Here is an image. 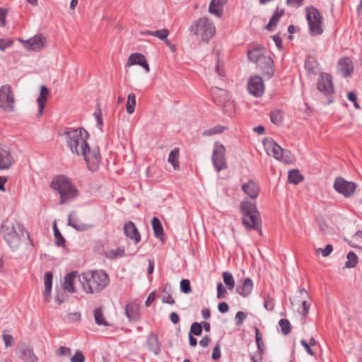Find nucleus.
<instances>
[{
  "instance_id": "nucleus-1",
  "label": "nucleus",
  "mask_w": 362,
  "mask_h": 362,
  "mask_svg": "<svg viewBox=\"0 0 362 362\" xmlns=\"http://www.w3.org/2000/svg\"><path fill=\"white\" fill-rule=\"evenodd\" d=\"M67 144L72 153L82 155L90 170H95L100 163V155L98 149L90 150L86 142L88 133L84 129H75L66 131Z\"/></svg>"
},
{
  "instance_id": "nucleus-2",
  "label": "nucleus",
  "mask_w": 362,
  "mask_h": 362,
  "mask_svg": "<svg viewBox=\"0 0 362 362\" xmlns=\"http://www.w3.org/2000/svg\"><path fill=\"white\" fill-rule=\"evenodd\" d=\"M83 291L87 294H98L110 284L108 274L102 269L88 270L79 277Z\"/></svg>"
},
{
  "instance_id": "nucleus-3",
  "label": "nucleus",
  "mask_w": 362,
  "mask_h": 362,
  "mask_svg": "<svg viewBox=\"0 0 362 362\" xmlns=\"http://www.w3.org/2000/svg\"><path fill=\"white\" fill-rule=\"evenodd\" d=\"M1 233L4 239L12 250L18 247L23 237L26 236L28 238L30 237L23 224L16 219L4 221L1 225Z\"/></svg>"
},
{
  "instance_id": "nucleus-4",
  "label": "nucleus",
  "mask_w": 362,
  "mask_h": 362,
  "mask_svg": "<svg viewBox=\"0 0 362 362\" xmlns=\"http://www.w3.org/2000/svg\"><path fill=\"white\" fill-rule=\"evenodd\" d=\"M189 30L193 33L199 40L204 42H208L215 35L216 27L211 21L204 17L195 21L192 24Z\"/></svg>"
},
{
  "instance_id": "nucleus-5",
  "label": "nucleus",
  "mask_w": 362,
  "mask_h": 362,
  "mask_svg": "<svg viewBox=\"0 0 362 362\" xmlns=\"http://www.w3.org/2000/svg\"><path fill=\"white\" fill-rule=\"evenodd\" d=\"M306 19L309 33L312 36L320 35L323 33L322 27L323 18L317 8L314 7L308 8L306 9Z\"/></svg>"
},
{
  "instance_id": "nucleus-6",
  "label": "nucleus",
  "mask_w": 362,
  "mask_h": 362,
  "mask_svg": "<svg viewBox=\"0 0 362 362\" xmlns=\"http://www.w3.org/2000/svg\"><path fill=\"white\" fill-rule=\"evenodd\" d=\"M263 145L267 155L273 156L278 160L284 161L285 163L290 161V157L288 156L290 153L283 149L272 139H266L263 142Z\"/></svg>"
},
{
  "instance_id": "nucleus-7",
  "label": "nucleus",
  "mask_w": 362,
  "mask_h": 362,
  "mask_svg": "<svg viewBox=\"0 0 362 362\" xmlns=\"http://www.w3.org/2000/svg\"><path fill=\"white\" fill-rule=\"evenodd\" d=\"M0 107L5 112H12L15 110V97L10 85L0 88Z\"/></svg>"
},
{
  "instance_id": "nucleus-8",
  "label": "nucleus",
  "mask_w": 362,
  "mask_h": 362,
  "mask_svg": "<svg viewBox=\"0 0 362 362\" xmlns=\"http://www.w3.org/2000/svg\"><path fill=\"white\" fill-rule=\"evenodd\" d=\"M226 148L219 142H216L213 149L211 160L213 165L217 172L228 168L225 157Z\"/></svg>"
},
{
  "instance_id": "nucleus-9",
  "label": "nucleus",
  "mask_w": 362,
  "mask_h": 362,
  "mask_svg": "<svg viewBox=\"0 0 362 362\" xmlns=\"http://www.w3.org/2000/svg\"><path fill=\"white\" fill-rule=\"evenodd\" d=\"M71 182L70 179L64 175H59L55 177L51 182V187L57 191L60 194V204H64L68 203V199L64 190L69 187Z\"/></svg>"
},
{
  "instance_id": "nucleus-10",
  "label": "nucleus",
  "mask_w": 362,
  "mask_h": 362,
  "mask_svg": "<svg viewBox=\"0 0 362 362\" xmlns=\"http://www.w3.org/2000/svg\"><path fill=\"white\" fill-rule=\"evenodd\" d=\"M317 89L324 95L330 96L334 92L332 78L327 73L321 72L317 80Z\"/></svg>"
},
{
  "instance_id": "nucleus-11",
  "label": "nucleus",
  "mask_w": 362,
  "mask_h": 362,
  "mask_svg": "<svg viewBox=\"0 0 362 362\" xmlns=\"http://www.w3.org/2000/svg\"><path fill=\"white\" fill-rule=\"evenodd\" d=\"M356 185L352 182H348L341 177H338L334 182V189L345 197H351L356 191Z\"/></svg>"
},
{
  "instance_id": "nucleus-12",
  "label": "nucleus",
  "mask_w": 362,
  "mask_h": 362,
  "mask_svg": "<svg viewBox=\"0 0 362 362\" xmlns=\"http://www.w3.org/2000/svg\"><path fill=\"white\" fill-rule=\"evenodd\" d=\"M23 47L29 51L39 52L43 49L46 44V38L42 35H36L28 40L18 38Z\"/></svg>"
},
{
  "instance_id": "nucleus-13",
  "label": "nucleus",
  "mask_w": 362,
  "mask_h": 362,
  "mask_svg": "<svg viewBox=\"0 0 362 362\" xmlns=\"http://www.w3.org/2000/svg\"><path fill=\"white\" fill-rule=\"evenodd\" d=\"M248 92L256 98L261 97L264 92V84L259 76H252L247 81Z\"/></svg>"
},
{
  "instance_id": "nucleus-14",
  "label": "nucleus",
  "mask_w": 362,
  "mask_h": 362,
  "mask_svg": "<svg viewBox=\"0 0 362 362\" xmlns=\"http://www.w3.org/2000/svg\"><path fill=\"white\" fill-rule=\"evenodd\" d=\"M14 162L10 148L0 144V169H8Z\"/></svg>"
},
{
  "instance_id": "nucleus-15",
  "label": "nucleus",
  "mask_w": 362,
  "mask_h": 362,
  "mask_svg": "<svg viewBox=\"0 0 362 362\" xmlns=\"http://www.w3.org/2000/svg\"><path fill=\"white\" fill-rule=\"evenodd\" d=\"M243 224L247 230H259L261 226L259 214H246L242 218Z\"/></svg>"
},
{
  "instance_id": "nucleus-16",
  "label": "nucleus",
  "mask_w": 362,
  "mask_h": 362,
  "mask_svg": "<svg viewBox=\"0 0 362 362\" xmlns=\"http://www.w3.org/2000/svg\"><path fill=\"white\" fill-rule=\"evenodd\" d=\"M257 66L268 77L272 76L274 74L272 59L266 56L265 54L262 56L255 63Z\"/></svg>"
},
{
  "instance_id": "nucleus-17",
  "label": "nucleus",
  "mask_w": 362,
  "mask_h": 362,
  "mask_svg": "<svg viewBox=\"0 0 362 362\" xmlns=\"http://www.w3.org/2000/svg\"><path fill=\"white\" fill-rule=\"evenodd\" d=\"M68 225L78 231H85L93 227V225L85 223L79 220L74 211L71 212L69 215Z\"/></svg>"
},
{
  "instance_id": "nucleus-18",
  "label": "nucleus",
  "mask_w": 362,
  "mask_h": 362,
  "mask_svg": "<svg viewBox=\"0 0 362 362\" xmlns=\"http://www.w3.org/2000/svg\"><path fill=\"white\" fill-rule=\"evenodd\" d=\"M18 354L23 362H37L38 357L35 356L33 349L26 345H21L18 347Z\"/></svg>"
},
{
  "instance_id": "nucleus-19",
  "label": "nucleus",
  "mask_w": 362,
  "mask_h": 362,
  "mask_svg": "<svg viewBox=\"0 0 362 362\" xmlns=\"http://www.w3.org/2000/svg\"><path fill=\"white\" fill-rule=\"evenodd\" d=\"M124 233L125 235L135 243V244H137L141 240V235L140 233L136 227L135 224L131 221H129L126 222L124 225Z\"/></svg>"
},
{
  "instance_id": "nucleus-20",
  "label": "nucleus",
  "mask_w": 362,
  "mask_h": 362,
  "mask_svg": "<svg viewBox=\"0 0 362 362\" xmlns=\"http://www.w3.org/2000/svg\"><path fill=\"white\" fill-rule=\"evenodd\" d=\"M253 289V281L249 277H247L240 281L236 287V292L243 296L247 297L252 293Z\"/></svg>"
},
{
  "instance_id": "nucleus-21",
  "label": "nucleus",
  "mask_w": 362,
  "mask_h": 362,
  "mask_svg": "<svg viewBox=\"0 0 362 362\" xmlns=\"http://www.w3.org/2000/svg\"><path fill=\"white\" fill-rule=\"evenodd\" d=\"M134 64H138L142 66L146 69L147 72H148L150 70L149 66L146 60V58L144 55H143L142 54L134 53L129 56L127 62V65L132 66Z\"/></svg>"
},
{
  "instance_id": "nucleus-22",
  "label": "nucleus",
  "mask_w": 362,
  "mask_h": 362,
  "mask_svg": "<svg viewBox=\"0 0 362 362\" xmlns=\"http://www.w3.org/2000/svg\"><path fill=\"white\" fill-rule=\"evenodd\" d=\"M338 70L343 77L350 76L353 71L351 61L349 58L341 59L338 62Z\"/></svg>"
},
{
  "instance_id": "nucleus-23",
  "label": "nucleus",
  "mask_w": 362,
  "mask_h": 362,
  "mask_svg": "<svg viewBox=\"0 0 362 362\" xmlns=\"http://www.w3.org/2000/svg\"><path fill=\"white\" fill-rule=\"evenodd\" d=\"M243 191L251 199H256L259 192V187L258 185L253 180H250L248 182L242 185Z\"/></svg>"
},
{
  "instance_id": "nucleus-24",
  "label": "nucleus",
  "mask_w": 362,
  "mask_h": 362,
  "mask_svg": "<svg viewBox=\"0 0 362 362\" xmlns=\"http://www.w3.org/2000/svg\"><path fill=\"white\" fill-rule=\"evenodd\" d=\"M77 277V272H71L67 274L64 277L63 288L71 293H75L74 282Z\"/></svg>"
},
{
  "instance_id": "nucleus-25",
  "label": "nucleus",
  "mask_w": 362,
  "mask_h": 362,
  "mask_svg": "<svg viewBox=\"0 0 362 362\" xmlns=\"http://www.w3.org/2000/svg\"><path fill=\"white\" fill-rule=\"evenodd\" d=\"M148 349L153 352L155 355H158L160 352V347L158 341V338L156 334L153 333L149 334L146 340Z\"/></svg>"
},
{
  "instance_id": "nucleus-26",
  "label": "nucleus",
  "mask_w": 362,
  "mask_h": 362,
  "mask_svg": "<svg viewBox=\"0 0 362 362\" xmlns=\"http://www.w3.org/2000/svg\"><path fill=\"white\" fill-rule=\"evenodd\" d=\"M52 279H53V274L51 272H47L45 274L44 276V284H45V289L43 292V296L45 301L49 302L50 299V294L52 291Z\"/></svg>"
},
{
  "instance_id": "nucleus-27",
  "label": "nucleus",
  "mask_w": 362,
  "mask_h": 362,
  "mask_svg": "<svg viewBox=\"0 0 362 362\" xmlns=\"http://www.w3.org/2000/svg\"><path fill=\"white\" fill-rule=\"evenodd\" d=\"M49 94V89L45 86H41L40 95L37 98V103L38 105V114L40 116H41L43 113L45 102Z\"/></svg>"
},
{
  "instance_id": "nucleus-28",
  "label": "nucleus",
  "mask_w": 362,
  "mask_h": 362,
  "mask_svg": "<svg viewBox=\"0 0 362 362\" xmlns=\"http://www.w3.org/2000/svg\"><path fill=\"white\" fill-rule=\"evenodd\" d=\"M125 315L130 322L138 321L140 319L138 307L132 303L125 306Z\"/></svg>"
},
{
  "instance_id": "nucleus-29",
  "label": "nucleus",
  "mask_w": 362,
  "mask_h": 362,
  "mask_svg": "<svg viewBox=\"0 0 362 362\" xmlns=\"http://www.w3.org/2000/svg\"><path fill=\"white\" fill-rule=\"evenodd\" d=\"M224 3L225 0H211L209 8V13L220 17Z\"/></svg>"
},
{
  "instance_id": "nucleus-30",
  "label": "nucleus",
  "mask_w": 362,
  "mask_h": 362,
  "mask_svg": "<svg viewBox=\"0 0 362 362\" xmlns=\"http://www.w3.org/2000/svg\"><path fill=\"white\" fill-rule=\"evenodd\" d=\"M305 67L308 73L313 75H316L319 71V64L317 60L311 56H309L306 58L305 62Z\"/></svg>"
},
{
  "instance_id": "nucleus-31",
  "label": "nucleus",
  "mask_w": 362,
  "mask_h": 362,
  "mask_svg": "<svg viewBox=\"0 0 362 362\" xmlns=\"http://www.w3.org/2000/svg\"><path fill=\"white\" fill-rule=\"evenodd\" d=\"M240 210L243 215L259 213L257 209L255 203L247 200H245L241 202Z\"/></svg>"
},
{
  "instance_id": "nucleus-32",
  "label": "nucleus",
  "mask_w": 362,
  "mask_h": 362,
  "mask_svg": "<svg viewBox=\"0 0 362 362\" xmlns=\"http://www.w3.org/2000/svg\"><path fill=\"white\" fill-rule=\"evenodd\" d=\"M265 54V49L262 46L254 47L252 49L247 52L248 59L253 63H256L257 61Z\"/></svg>"
},
{
  "instance_id": "nucleus-33",
  "label": "nucleus",
  "mask_w": 362,
  "mask_h": 362,
  "mask_svg": "<svg viewBox=\"0 0 362 362\" xmlns=\"http://www.w3.org/2000/svg\"><path fill=\"white\" fill-rule=\"evenodd\" d=\"M178 156H179V148H175L173 149L168 156V161L172 164L173 166V168L175 170L179 169V161H178Z\"/></svg>"
},
{
  "instance_id": "nucleus-34",
  "label": "nucleus",
  "mask_w": 362,
  "mask_h": 362,
  "mask_svg": "<svg viewBox=\"0 0 362 362\" xmlns=\"http://www.w3.org/2000/svg\"><path fill=\"white\" fill-rule=\"evenodd\" d=\"M284 10L279 11L278 9L273 14L272 18H270L268 24L266 26V28L269 30H273L274 28L276 27L277 25L281 16L284 13Z\"/></svg>"
},
{
  "instance_id": "nucleus-35",
  "label": "nucleus",
  "mask_w": 362,
  "mask_h": 362,
  "mask_svg": "<svg viewBox=\"0 0 362 362\" xmlns=\"http://www.w3.org/2000/svg\"><path fill=\"white\" fill-rule=\"evenodd\" d=\"M288 179L289 182L297 185L303 180V177L298 170L293 169L288 172Z\"/></svg>"
},
{
  "instance_id": "nucleus-36",
  "label": "nucleus",
  "mask_w": 362,
  "mask_h": 362,
  "mask_svg": "<svg viewBox=\"0 0 362 362\" xmlns=\"http://www.w3.org/2000/svg\"><path fill=\"white\" fill-rule=\"evenodd\" d=\"M152 227L155 236L160 238L163 235V228L160 220L157 217H153L151 220Z\"/></svg>"
},
{
  "instance_id": "nucleus-37",
  "label": "nucleus",
  "mask_w": 362,
  "mask_h": 362,
  "mask_svg": "<svg viewBox=\"0 0 362 362\" xmlns=\"http://www.w3.org/2000/svg\"><path fill=\"white\" fill-rule=\"evenodd\" d=\"M94 319H95V323L98 325H100V326H101V325L107 326L108 325L107 322L105 320V319L104 317L101 308H96L94 310Z\"/></svg>"
},
{
  "instance_id": "nucleus-38",
  "label": "nucleus",
  "mask_w": 362,
  "mask_h": 362,
  "mask_svg": "<svg viewBox=\"0 0 362 362\" xmlns=\"http://www.w3.org/2000/svg\"><path fill=\"white\" fill-rule=\"evenodd\" d=\"M64 192L66 194L68 203L76 199L79 194L78 190L72 183L64 190Z\"/></svg>"
},
{
  "instance_id": "nucleus-39",
  "label": "nucleus",
  "mask_w": 362,
  "mask_h": 362,
  "mask_svg": "<svg viewBox=\"0 0 362 362\" xmlns=\"http://www.w3.org/2000/svg\"><path fill=\"white\" fill-rule=\"evenodd\" d=\"M124 255V250L119 247L108 250L105 252V257L110 259H115Z\"/></svg>"
},
{
  "instance_id": "nucleus-40",
  "label": "nucleus",
  "mask_w": 362,
  "mask_h": 362,
  "mask_svg": "<svg viewBox=\"0 0 362 362\" xmlns=\"http://www.w3.org/2000/svg\"><path fill=\"white\" fill-rule=\"evenodd\" d=\"M346 259L345 267L347 268H354L358 263V257L353 251L347 254Z\"/></svg>"
},
{
  "instance_id": "nucleus-41",
  "label": "nucleus",
  "mask_w": 362,
  "mask_h": 362,
  "mask_svg": "<svg viewBox=\"0 0 362 362\" xmlns=\"http://www.w3.org/2000/svg\"><path fill=\"white\" fill-rule=\"evenodd\" d=\"M136 106V95L134 93H129L127 102V112L129 114H132L134 112Z\"/></svg>"
},
{
  "instance_id": "nucleus-42",
  "label": "nucleus",
  "mask_w": 362,
  "mask_h": 362,
  "mask_svg": "<svg viewBox=\"0 0 362 362\" xmlns=\"http://www.w3.org/2000/svg\"><path fill=\"white\" fill-rule=\"evenodd\" d=\"M223 279L229 290H233L235 287V280L233 275L228 272L223 273Z\"/></svg>"
},
{
  "instance_id": "nucleus-43",
  "label": "nucleus",
  "mask_w": 362,
  "mask_h": 362,
  "mask_svg": "<svg viewBox=\"0 0 362 362\" xmlns=\"http://www.w3.org/2000/svg\"><path fill=\"white\" fill-rule=\"evenodd\" d=\"M279 325L284 335H287L291 332V325L287 319H281L279 322Z\"/></svg>"
},
{
  "instance_id": "nucleus-44",
  "label": "nucleus",
  "mask_w": 362,
  "mask_h": 362,
  "mask_svg": "<svg viewBox=\"0 0 362 362\" xmlns=\"http://www.w3.org/2000/svg\"><path fill=\"white\" fill-rule=\"evenodd\" d=\"M272 122L275 124H279L283 119V113L281 110H274L270 115Z\"/></svg>"
},
{
  "instance_id": "nucleus-45",
  "label": "nucleus",
  "mask_w": 362,
  "mask_h": 362,
  "mask_svg": "<svg viewBox=\"0 0 362 362\" xmlns=\"http://www.w3.org/2000/svg\"><path fill=\"white\" fill-rule=\"evenodd\" d=\"M203 327L199 322H193L190 327V332L189 334H194L195 336L201 335Z\"/></svg>"
},
{
  "instance_id": "nucleus-46",
  "label": "nucleus",
  "mask_w": 362,
  "mask_h": 362,
  "mask_svg": "<svg viewBox=\"0 0 362 362\" xmlns=\"http://www.w3.org/2000/svg\"><path fill=\"white\" fill-rule=\"evenodd\" d=\"M168 286V284H166L165 286L164 289H163V292L165 293L166 294L163 295L162 296V303H168V304H170V305H173V304H175V300L173 298V297L170 296L169 292L167 291ZM170 288V286H169V288Z\"/></svg>"
},
{
  "instance_id": "nucleus-47",
  "label": "nucleus",
  "mask_w": 362,
  "mask_h": 362,
  "mask_svg": "<svg viewBox=\"0 0 362 362\" xmlns=\"http://www.w3.org/2000/svg\"><path fill=\"white\" fill-rule=\"evenodd\" d=\"M13 40L9 38H0V50L4 52L13 45Z\"/></svg>"
},
{
  "instance_id": "nucleus-48",
  "label": "nucleus",
  "mask_w": 362,
  "mask_h": 362,
  "mask_svg": "<svg viewBox=\"0 0 362 362\" xmlns=\"http://www.w3.org/2000/svg\"><path fill=\"white\" fill-rule=\"evenodd\" d=\"M255 339H256V343H257V346L259 351L262 352L263 347H264V342L262 341V335L259 333V331L257 327L255 328Z\"/></svg>"
},
{
  "instance_id": "nucleus-49",
  "label": "nucleus",
  "mask_w": 362,
  "mask_h": 362,
  "mask_svg": "<svg viewBox=\"0 0 362 362\" xmlns=\"http://www.w3.org/2000/svg\"><path fill=\"white\" fill-rule=\"evenodd\" d=\"M264 307L267 310L271 311L274 308V302L273 298H272L269 296H266L264 297Z\"/></svg>"
},
{
  "instance_id": "nucleus-50",
  "label": "nucleus",
  "mask_w": 362,
  "mask_h": 362,
  "mask_svg": "<svg viewBox=\"0 0 362 362\" xmlns=\"http://www.w3.org/2000/svg\"><path fill=\"white\" fill-rule=\"evenodd\" d=\"M180 290L184 293H189L192 291L190 281L188 279H182L180 281Z\"/></svg>"
},
{
  "instance_id": "nucleus-51",
  "label": "nucleus",
  "mask_w": 362,
  "mask_h": 362,
  "mask_svg": "<svg viewBox=\"0 0 362 362\" xmlns=\"http://www.w3.org/2000/svg\"><path fill=\"white\" fill-rule=\"evenodd\" d=\"M153 36L158 37L161 40H165L167 39L169 31L167 29H162L159 30L153 31Z\"/></svg>"
},
{
  "instance_id": "nucleus-52",
  "label": "nucleus",
  "mask_w": 362,
  "mask_h": 362,
  "mask_svg": "<svg viewBox=\"0 0 362 362\" xmlns=\"http://www.w3.org/2000/svg\"><path fill=\"white\" fill-rule=\"evenodd\" d=\"M224 130V128L220 126L214 127L213 128H211L209 129H207L204 132L203 134L205 136H211L216 134H219L223 132Z\"/></svg>"
},
{
  "instance_id": "nucleus-53",
  "label": "nucleus",
  "mask_w": 362,
  "mask_h": 362,
  "mask_svg": "<svg viewBox=\"0 0 362 362\" xmlns=\"http://www.w3.org/2000/svg\"><path fill=\"white\" fill-rule=\"evenodd\" d=\"M227 293L226 288L223 286L221 282L217 284V298L223 299L226 298Z\"/></svg>"
},
{
  "instance_id": "nucleus-54",
  "label": "nucleus",
  "mask_w": 362,
  "mask_h": 362,
  "mask_svg": "<svg viewBox=\"0 0 362 362\" xmlns=\"http://www.w3.org/2000/svg\"><path fill=\"white\" fill-rule=\"evenodd\" d=\"M70 361L71 362H84L85 357L81 351L77 350L74 356L71 358Z\"/></svg>"
},
{
  "instance_id": "nucleus-55",
  "label": "nucleus",
  "mask_w": 362,
  "mask_h": 362,
  "mask_svg": "<svg viewBox=\"0 0 362 362\" xmlns=\"http://www.w3.org/2000/svg\"><path fill=\"white\" fill-rule=\"evenodd\" d=\"M55 238V245L57 247L64 246L65 245V239L62 236L60 232L54 234Z\"/></svg>"
},
{
  "instance_id": "nucleus-56",
  "label": "nucleus",
  "mask_w": 362,
  "mask_h": 362,
  "mask_svg": "<svg viewBox=\"0 0 362 362\" xmlns=\"http://www.w3.org/2000/svg\"><path fill=\"white\" fill-rule=\"evenodd\" d=\"M71 351L70 348L65 347V346H60L58 350L57 351V355L59 356H69L71 355Z\"/></svg>"
},
{
  "instance_id": "nucleus-57",
  "label": "nucleus",
  "mask_w": 362,
  "mask_h": 362,
  "mask_svg": "<svg viewBox=\"0 0 362 362\" xmlns=\"http://www.w3.org/2000/svg\"><path fill=\"white\" fill-rule=\"evenodd\" d=\"M221 356L220 345L217 344L213 349L211 358L213 360L217 361Z\"/></svg>"
},
{
  "instance_id": "nucleus-58",
  "label": "nucleus",
  "mask_w": 362,
  "mask_h": 362,
  "mask_svg": "<svg viewBox=\"0 0 362 362\" xmlns=\"http://www.w3.org/2000/svg\"><path fill=\"white\" fill-rule=\"evenodd\" d=\"M347 97H348V99L354 103V105L356 109L360 108V105L357 103V95L355 92H354V91L349 92L348 93Z\"/></svg>"
},
{
  "instance_id": "nucleus-59",
  "label": "nucleus",
  "mask_w": 362,
  "mask_h": 362,
  "mask_svg": "<svg viewBox=\"0 0 362 362\" xmlns=\"http://www.w3.org/2000/svg\"><path fill=\"white\" fill-rule=\"evenodd\" d=\"M246 317L247 315L244 312L238 311L235 315L236 325H241Z\"/></svg>"
},
{
  "instance_id": "nucleus-60",
  "label": "nucleus",
  "mask_w": 362,
  "mask_h": 362,
  "mask_svg": "<svg viewBox=\"0 0 362 362\" xmlns=\"http://www.w3.org/2000/svg\"><path fill=\"white\" fill-rule=\"evenodd\" d=\"M333 250V247L332 245H327L324 249L318 248L317 251H320L321 254L323 257H327L331 254Z\"/></svg>"
},
{
  "instance_id": "nucleus-61",
  "label": "nucleus",
  "mask_w": 362,
  "mask_h": 362,
  "mask_svg": "<svg viewBox=\"0 0 362 362\" xmlns=\"http://www.w3.org/2000/svg\"><path fill=\"white\" fill-rule=\"evenodd\" d=\"M300 344L305 348L306 352L313 356L315 355V352L313 351V349L310 348V345L307 343V341L305 339L300 340Z\"/></svg>"
},
{
  "instance_id": "nucleus-62",
  "label": "nucleus",
  "mask_w": 362,
  "mask_h": 362,
  "mask_svg": "<svg viewBox=\"0 0 362 362\" xmlns=\"http://www.w3.org/2000/svg\"><path fill=\"white\" fill-rule=\"evenodd\" d=\"M310 304L305 300L302 301V315L304 318L306 317L309 313Z\"/></svg>"
},
{
  "instance_id": "nucleus-63",
  "label": "nucleus",
  "mask_w": 362,
  "mask_h": 362,
  "mask_svg": "<svg viewBox=\"0 0 362 362\" xmlns=\"http://www.w3.org/2000/svg\"><path fill=\"white\" fill-rule=\"evenodd\" d=\"M3 339L6 347L11 346L13 343V337L11 334H4Z\"/></svg>"
},
{
  "instance_id": "nucleus-64",
  "label": "nucleus",
  "mask_w": 362,
  "mask_h": 362,
  "mask_svg": "<svg viewBox=\"0 0 362 362\" xmlns=\"http://www.w3.org/2000/svg\"><path fill=\"white\" fill-rule=\"evenodd\" d=\"M7 13V10L0 8V26L4 27L6 24V16Z\"/></svg>"
}]
</instances>
